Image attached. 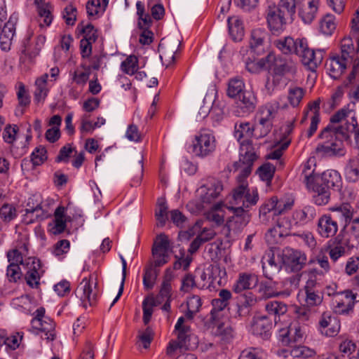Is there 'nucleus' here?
<instances>
[{"instance_id": "393cba45", "label": "nucleus", "mask_w": 359, "mask_h": 359, "mask_svg": "<svg viewBox=\"0 0 359 359\" xmlns=\"http://www.w3.org/2000/svg\"><path fill=\"white\" fill-rule=\"evenodd\" d=\"M317 230L322 237H332L338 231V224L335 219L330 215H325L319 218Z\"/></svg>"}, {"instance_id": "1a4fd4ad", "label": "nucleus", "mask_w": 359, "mask_h": 359, "mask_svg": "<svg viewBox=\"0 0 359 359\" xmlns=\"http://www.w3.org/2000/svg\"><path fill=\"white\" fill-rule=\"evenodd\" d=\"M223 189L222 182L215 178H209L197 190V194L203 204H210L215 201Z\"/></svg>"}, {"instance_id": "f257e3e1", "label": "nucleus", "mask_w": 359, "mask_h": 359, "mask_svg": "<svg viewBox=\"0 0 359 359\" xmlns=\"http://www.w3.org/2000/svg\"><path fill=\"white\" fill-rule=\"evenodd\" d=\"M297 0H279L278 4H269L266 11L268 27L273 34L283 32L288 19L295 13Z\"/></svg>"}, {"instance_id": "4c0bfd02", "label": "nucleus", "mask_w": 359, "mask_h": 359, "mask_svg": "<svg viewBox=\"0 0 359 359\" xmlns=\"http://www.w3.org/2000/svg\"><path fill=\"white\" fill-rule=\"evenodd\" d=\"M279 109V104L276 102L266 103L259 109V120L273 126L274 119Z\"/></svg>"}, {"instance_id": "b1692460", "label": "nucleus", "mask_w": 359, "mask_h": 359, "mask_svg": "<svg viewBox=\"0 0 359 359\" xmlns=\"http://www.w3.org/2000/svg\"><path fill=\"white\" fill-rule=\"evenodd\" d=\"M307 189L313 193V201L318 205H324L327 204L330 198V190L320 183L314 181L306 184Z\"/></svg>"}, {"instance_id": "4be33fe9", "label": "nucleus", "mask_w": 359, "mask_h": 359, "mask_svg": "<svg viewBox=\"0 0 359 359\" xmlns=\"http://www.w3.org/2000/svg\"><path fill=\"white\" fill-rule=\"evenodd\" d=\"M259 292L264 299L276 297H287L291 294V290L286 288L285 290H278V283L269 280L260 283Z\"/></svg>"}, {"instance_id": "a211bd4d", "label": "nucleus", "mask_w": 359, "mask_h": 359, "mask_svg": "<svg viewBox=\"0 0 359 359\" xmlns=\"http://www.w3.org/2000/svg\"><path fill=\"white\" fill-rule=\"evenodd\" d=\"M349 62V60L340 55L330 57L326 63L327 72L331 78L337 79L344 72Z\"/></svg>"}, {"instance_id": "864d4df0", "label": "nucleus", "mask_w": 359, "mask_h": 359, "mask_svg": "<svg viewBox=\"0 0 359 359\" xmlns=\"http://www.w3.org/2000/svg\"><path fill=\"white\" fill-rule=\"evenodd\" d=\"M54 201L49 198L43 200L41 196L40 205H39V212L35 215V219L39 220H43L51 215L50 212V206L53 205Z\"/></svg>"}, {"instance_id": "6ab92c4d", "label": "nucleus", "mask_w": 359, "mask_h": 359, "mask_svg": "<svg viewBox=\"0 0 359 359\" xmlns=\"http://www.w3.org/2000/svg\"><path fill=\"white\" fill-rule=\"evenodd\" d=\"M266 69H269L271 74L285 76L286 73L292 70V67L287 64L285 60L273 53L268 54L266 57Z\"/></svg>"}, {"instance_id": "bf43d9fd", "label": "nucleus", "mask_w": 359, "mask_h": 359, "mask_svg": "<svg viewBox=\"0 0 359 359\" xmlns=\"http://www.w3.org/2000/svg\"><path fill=\"white\" fill-rule=\"evenodd\" d=\"M275 167L271 163H265L259 168L257 174L262 181L266 182L267 185L271 184L275 172Z\"/></svg>"}, {"instance_id": "6e6552de", "label": "nucleus", "mask_w": 359, "mask_h": 359, "mask_svg": "<svg viewBox=\"0 0 359 359\" xmlns=\"http://www.w3.org/2000/svg\"><path fill=\"white\" fill-rule=\"evenodd\" d=\"M226 208L232 212L227 222L228 228L233 233H239L250 222V214L242 207L226 205Z\"/></svg>"}, {"instance_id": "7ed1b4c3", "label": "nucleus", "mask_w": 359, "mask_h": 359, "mask_svg": "<svg viewBox=\"0 0 359 359\" xmlns=\"http://www.w3.org/2000/svg\"><path fill=\"white\" fill-rule=\"evenodd\" d=\"M191 152L196 156L204 158L211 155L216 149V139L212 131L201 130L194 137Z\"/></svg>"}, {"instance_id": "423d86ee", "label": "nucleus", "mask_w": 359, "mask_h": 359, "mask_svg": "<svg viewBox=\"0 0 359 359\" xmlns=\"http://www.w3.org/2000/svg\"><path fill=\"white\" fill-rule=\"evenodd\" d=\"M355 116L354 114L347 109H341L337 111L330 118V123L321 131V137H328L330 131H334L337 134L342 136V133L339 129L346 128L348 123L351 122V117Z\"/></svg>"}, {"instance_id": "a18cd8bd", "label": "nucleus", "mask_w": 359, "mask_h": 359, "mask_svg": "<svg viewBox=\"0 0 359 359\" xmlns=\"http://www.w3.org/2000/svg\"><path fill=\"white\" fill-rule=\"evenodd\" d=\"M314 159H309L303 165L300 179L305 184L314 182L318 175L315 174Z\"/></svg>"}, {"instance_id": "8fccbe9b", "label": "nucleus", "mask_w": 359, "mask_h": 359, "mask_svg": "<svg viewBox=\"0 0 359 359\" xmlns=\"http://www.w3.org/2000/svg\"><path fill=\"white\" fill-rule=\"evenodd\" d=\"M254 135L253 127L251 126L249 122H238L235 124L234 136L240 140L244 137H250Z\"/></svg>"}, {"instance_id": "e433bc0d", "label": "nucleus", "mask_w": 359, "mask_h": 359, "mask_svg": "<svg viewBox=\"0 0 359 359\" xmlns=\"http://www.w3.org/2000/svg\"><path fill=\"white\" fill-rule=\"evenodd\" d=\"M65 208L60 206L55 211V219L49 224V231L54 235L63 232L66 228V219H64Z\"/></svg>"}, {"instance_id": "69168bd1", "label": "nucleus", "mask_w": 359, "mask_h": 359, "mask_svg": "<svg viewBox=\"0 0 359 359\" xmlns=\"http://www.w3.org/2000/svg\"><path fill=\"white\" fill-rule=\"evenodd\" d=\"M286 236L284 233L278 230L274 225L272 228L269 229L265 235V238L269 245H273L280 243L283 237Z\"/></svg>"}, {"instance_id": "f8f14e48", "label": "nucleus", "mask_w": 359, "mask_h": 359, "mask_svg": "<svg viewBox=\"0 0 359 359\" xmlns=\"http://www.w3.org/2000/svg\"><path fill=\"white\" fill-rule=\"evenodd\" d=\"M306 254L300 250L286 248L283 251V262L292 271L297 272L302 269L306 263Z\"/></svg>"}, {"instance_id": "3c124183", "label": "nucleus", "mask_w": 359, "mask_h": 359, "mask_svg": "<svg viewBox=\"0 0 359 359\" xmlns=\"http://www.w3.org/2000/svg\"><path fill=\"white\" fill-rule=\"evenodd\" d=\"M324 275L321 270L311 269L308 271L309 278L304 286V289L314 290L320 285V281Z\"/></svg>"}, {"instance_id": "5fc2aeb1", "label": "nucleus", "mask_w": 359, "mask_h": 359, "mask_svg": "<svg viewBox=\"0 0 359 359\" xmlns=\"http://www.w3.org/2000/svg\"><path fill=\"white\" fill-rule=\"evenodd\" d=\"M83 71L76 69L72 75V80L74 83L79 86H84L88 81L90 74V67L86 64H82Z\"/></svg>"}, {"instance_id": "c85d7f7f", "label": "nucleus", "mask_w": 359, "mask_h": 359, "mask_svg": "<svg viewBox=\"0 0 359 359\" xmlns=\"http://www.w3.org/2000/svg\"><path fill=\"white\" fill-rule=\"evenodd\" d=\"M320 331L327 337L337 335L340 329L339 322L334 317L324 313L319 321Z\"/></svg>"}, {"instance_id": "c03bdc74", "label": "nucleus", "mask_w": 359, "mask_h": 359, "mask_svg": "<svg viewBox=\"0 0 359 359\" xmlns=\"http://www.w3.org/2000/svg\"><path fill=\"white\" fill-rule=\"evenodd\" d=\"M245 83L241 77L236 76L232 78L229 79L228 83L227 95L229 97L235 98L245 91Z\"/></svg>"}, {"instance_id": "37998d69", "label": "nucleus", "mask_w": 359, "mask_h": 359, "mask_svg": "<svg viewBox=\"0 0 359 359\" xmlns=\"http://www.w3.org/2000/svg\"><path fill=\"white\" fill-rule=\"evenodd\" d=\"M292 216L296 223L304 224L311 222L316 216V211L314 207L307 205L302 209L295 210Z\"/></svg>"}, {"instance_id": "0e129e2a", "label": "nucleus", "mask_w": 359, "mask_h": 359, "mask_svg": "<svg viewBox=\"0 0 359 359\" xmlns=\"http://www.w3.org/2000/svg\"><path fill=\"white\" fill-rule=\"evenodd\" d=\"M271 222L274 223V225L282 232V233H284L285 236L290 234L292 223L288 217L279 215L276 217L274 220H271Z\"/></svg>"}, {"instance_id": "9d476101", "label": "nucleus", "mask_w": 359, "mask_h": 359, "mask_svg": "<svg viewBox=\"0 0 359 359\" xmlns=\"http://www.w3.org/2000/svg\"><path fill=\"white\" fill-rule=\"evenodd\" d=\"M76 297L81 301L82 306L87 308L93 306L97 300V292L95 286L93 288L90 278H84L75 290Z\"/></svg>"}, {"instance_id": "774afa93", "label": "nucleus", "mask_w": 359, "mask_h": 359, "mask_svg": "<svg viewBox=\"0 0 359 359\" xmlns=\"http://www.w3.org/2000/svg\"><path fill=\"white\" fill-rule=\"evenodd\" d=\"M86 11L88 16L95 17L103 13L105 9L101 4V0H89L86 4Z\"/></svg>"}, {"instance_id": "de8ad7c7", "label": "nucleus", "mask_w": 359, "mask_h": 359, "mask_svg": "<svg viewBox=\"0 0 359 359\" xmlns=\"http://www.w3.org/2000/svg\"><path fill=\"white\" fill-rule=\"evenodd\" d=\"M265 309L269 315L275 317L274 321L276 322L277 317L284 315L287 311V306L281 302L271 301L266 304Z\"/></svg>"}, {"instance_id": "7c9ffc66", "label": "nucleus", "mask_w": 359, "mask_h": 359, "mask_svg": "<svg viewBox=\"0 0 359 359\" xmlns=\"http://www.w3.org/2000/svg\"><path fill=\"white\" fill-rule=\"evenodd\" d=\"M49 74L46 73L37 78L35 81L34 91V100L37 103L43 102L49 92L48 79Z\"/></svg>"}, {"instance_id": "f03ea898", "label": "nucleus", "mask_w": 359, "mask_h": 359, "mask_svg": "<svg viewBox=\"0 0 359 359\" xmlns=\"http://www.w3.org/2000/svg\"><path fill=\"white\" fill-rule=\"evenodd\" d=\"M259 201V194L256 188H249L246 182L238 184L229 196L227 205L242 207L248 210L255 205Z\"/></svg>"}, {"instance_id": "aec40b11", "label": "nucleus", "mask_w": 359, "mask_h": 359, "mask_svg": "<svg viewBox=\"0 0 359 359\" xmlns=\"http://www.w3.org/2000/svg\"><path fill=\"white\" fill-rule=\"evenodd\" d=\"M268 37L267 32L261 28L255 29L251 32L250 39V53L260 55L265 50V41Z\"/></svg>"}, {"instance_id": "79ce46f5", "label": "nucleus", "mask_w": 359, "mask_h": 359, "mask_svg": "<svg viewBox=\"0 0 359 359\" xmlns=\"http://www.w3.org/2000/svg\"><path fill=\"white\" fill-rule=\"evenodd\" d=\"M319 5L320 0H306V6L300 13V16L305 23L310 24L313 22L316 16Z\"/></svg>"}, {"instance_id": "2f4dec72", "label": "nucleus", "mask_w": 359, "mask_h": 359, "mask_svg": "<svg viewBox=\"0 0 359 359\" xmlns=\"http://www.w3.org/2000/svg\"><path fill=\"white\" fill-rule=\"evenodd\" d=\"M344 174L348 182L355 183L359 181V155L350 158L345 165Z\"/></svg>"}, {"instance_id": "e2e57ef3", "label": "nucleus", "mask_w": 359, "mask_h": 359, "mask_svg": "<svg viewBox=\"0 0 359 359\" xmlns=\"http://www.w3.org/2000/svg\"><path fill=\"white\" fill-rule=\"evenodd\" d=\"M176 44L177 42L175 43V45L172 48L165 45L163 43H161L160 44V48L161 49V58L162 60L164 58L166 61H168V65L174 63L175 61V55L178 49V47H175ZM177 46H179V45Z\"/></svg>"}, {"instance_id": "4d7b16f0", "label": "nucleus", "mask_w": 359, "mask_h": 359, "mask_svg": "<svg viewBox=\"0 0 359 359\" xmlns=\"http://www.w3.org/2000/svg\"><path fill=\"white\" fill-rule=\"evenodd\" d=\"M304 90L298 86H292L289 88L287 99L290 104L293 107H297L304 95Z\"/></svg>"}, {"instance_id": "9b49d317", "label": "nucleus", "mask_w": 359, "mask_h": 359, "mask_svg": "<svg viewBox=\"0 0 359 359\" xmlns=\"http://www.w3.org/2000/svg\"><path fill=\"white\" fill-rule=\"evenodd\" d=\"M25 267L27 269L25 279L27 285L33 288L38 287L41 276L44 273L40 260L35 257H29L25 260Z\"/></svg>"}, {"instance_id": "0eeeda50", "label": "nucleus", "mask_w": 359, "mask_h": 359, "mask_svg": "<svg viewBox=\"0 0 359 359\" xmlns=\"http://www.w3.org/2000/svg\"><path fill=\"white\" fill-rule=\"evenodd\" d=\"M170 248V241L168 236L164 233L158 235L152 248L154 267H160L168 262Z\"/></svg>"}, {"instance_id": "412c9836", "label": "nucleus", "mask_w": 359, "mask_h": 359, "mask_svg": "<svg viewBox=\"0 0 359 359\" xmlns=\"http://www.w3.org/2000/svg\"><path fill=\"white\" fill-rule=\"evenodd\" d=\"M304 332L297 323H292L287 329L282 330L279 339L284 346H290L292 343L302 341Z\"/></svg>"}, {"instance_id": "2eb2a0df", "label": "nucleus", "mask_w": 359, "mask_h": 359, "mask_svg": "<svg viewBox=\"0 0 359 359\" xmlns=\"http://www.w3.org/2000/svg\"><path fill=\"white\" fill-rule=\"evenodd\" d=\"M277 205L278 198L273 196L260 206L259 219L261 223L269 224L271 220H274L276 217L280 215V210H278Z\"/></svg>"}, {"instance_id": "5701e85b", "label": "nucleus", "mask_w": 359, "mask_h": 359, "mask_svg": "<svg viewBox=\"0 0 359 359\" xmlns=\"http://www.w3.org/2000/svg\"><path fill=\"white\" fill-rule=\"evenodd\" d=\"M316 182L326 187L328 190H339L341 184V177L339 172L334 170H327L316 177Z\"/></svg>"}, {"instance_id": "13d9d810", "label": "nucleus", "mask_w": 359, "mask_h": 359, "mask_svg": "<svg viewBox=\"0 0 359 359\" xmlns=\"http://www.w3.org/2000/svg\"><path fill=\"white\" fill-rule=\"evenodd\" d=\"M121 70L129 75H133L138 69V60L135 55L128 56L121 65Z\"/></svg>"}, {"instance_id": "f704fd0d", "label": "nucleus", "mask_w": 359, "mask_h": 359, "mask_svg": "<svg viewBox=\"0 0 359 359\" xmlns=\"http://www.w3.org/2000/svg\"><path fill=\"white\" fill-rule=\"evenodd\" d=\"M333 212V216L335 219L344 224V228L351 222L353 215V209L348 203L342 204L337 207H334L331 209Z\"/></svg>"}, {"instance_id": "a878e982", "label": "nucleus", "mask_w": 359, "mask_h": 359, "mask_svg": "<svg viewBox=\"0 0 359 359\" xmlns=\"http://www.w3.org/2000/svg\"><path fill=\"white\" fill-rule=\"evenodd\" d=\"M257 303L256 296L250 292L241 294L238 297L236 304V311L234 317H242L247 316L250 312V308Z\"/></svg>"}, {"instance_id": "58836bf2", "label": "nucleus", "mask_w": 359, "mask_h": 359, "mask_svg": "<svg viewBox=\"0 0 359 359\" xmlns=\"http://www.w3.org/2000/svg\"><path fill=\"white\" fill-rule=\"evenodd\" d=\"M37 7L39 15L40 18V26H49L53 20L51 14V6L44 3V0H34Z\"/></svg>"}, {"instance_id": "603ef678", "label": "nucleus", "mask_w": 359, "mask_h": 359, "mask_svg": "<svg viewBox=\"0 0 359 359\" xmlns=\"http://www.w3.org/2000/svg\"><path fill=\"white\" fill-rule=\"evenodd\" d=\"M168 207L164 199L158 201V205L156 209L155 216L158 222V224L163 226L165 224L168 219Z\"/></svg>"}, {"instance_id": "20e7f679", "label": "nucleus", "mask_w": 359, "mask_h": 359, "mask_svg": "<svg viewBox=\"0 0 359 359\" xmlns=\"http://www.w3.org/2000/svg\"><path fill=\"white\" fill-rule=\"evenodd\" d=\"M330 133L328 137H321L320 134L319 135L318 137L323 142L318 145L316 151L323 155L344 156L345 149L343 140L348 139H344L341 135L334 131H330Z\"/></svg>"}, {"instance_id": "bb28decb", "label": "nucleus", "mask_w": 359, "mask_h": 359, "mask_svg": "<svg viewBox=\"0 0 359 359\" xmlns=\"http://www.w3.org/2000/svg\"><path fill=\"white\" fill-rule=\"evenodd\" d=\"M31 323L33 330L44 333L46 339L48 341H53L55 339V324L52 319L46 317L41 321L39 320H32Z\"/></svg>"}, {"instance_id": "c9c22d12", "label": "nucleus", "mask_w": 359, "mask_h": 359, "mask_svg": "<svg viewBox=\"0 0 359 359\" xmlns=\"http://www.w3.org/2000/svg\"><path fill=\"white\" fill-rule=\"evenodd\" d=\"M302 39H294L290 36H286L274 41L276 47L283 54H295L299 46V42Z\"/></svg>"}, {"instance_id": "6e6d98bb", "label": "nucleus", "mask_w": 359, "mask_h": 359, "mask_svg": "<svg viewBox=\"0 0 359 359\" xmlns=\"http://www.w3.org/2000/svg\"><path fill=\"white\" fill-rule=\"evenodd\" d=\"M215 334L219 337L224 342H229L233 338L234 332L230 325L221 323L217 325Z\"/></svg>"}, {"instance_id": "ea45409f", "label": "nucleus", "mask_w": 359, "mask_h": 359, "mask_svg": "<svg viewBox=\"0 0 359 359\" xmlns=\"http://www.w3.org/2000/svg\"><path fill=\"white\" fill-rule=\"evenodd\" d=\"M299 302L303 306H314L322 302V297L314 290L304 289L297 296Z\"/></svg>"}, {"instance_id": "49530a36", "label": "nucleus", "mask_w": 359, "mask_h": 359, "mask_svg": "<svg viewBox=\"0 0 359 359\" xmlns=\"http://www.w3.org/2000/svg\"><path fill=\"white\" fill-rule=\"evenodd\" d=\"M209 273L210 285L221 284L222 280L226 276V270L219 264H211L207 267Z\"/></svg>"}, {"instance_id": "72a5a7b5", "label": "nucleus", "mask_w": 359, "mask_h": 359, "mask_svg": "<svg viewBox=\"0 0 359 359\" xmlns=\"http://www.w3.org/2000/svg\"><path fill=\"white\" fill-rule=\"evenodd\" d=\"M290 353L293 358H307L315 355V351L304 346H290L289 348L283 349L278 352L280 356L286 358Z\"/></svg>"}, {"instance_id": "09e8293b", "label": "nucleus", "mask_w": 359, "mask_h": 359, "mask_svg": "<svg viewBox=\"0 0 359 359\" xmlns=\"http://www.w3.org/2000/svg\"><path fill=\"white\" fill-rule=\"evenodd\" d=\"M342 133L344 139H349L350 133L354 134L355 143L357 148L359 149V128H358V121L355 116L351 117V122L348 123L346 128L339 129Z\"/></svg>"}, {"instance_id": "052dcab7", "label": "nucleus", "mask_w": 359, "mask_h": 359, "mask_svg": "<svg viewBox=\"0 0 359 359\" xmlns=\"http://www.w3.org/2000/svg\"><path fill=\"white\" fill-rule=\"evenodd\" d=\"M203 289L205 287V283H196L191 274H187L182 280L180 290L184 292H190L194 287Z\"/></svg>"}, {"instance_id": "680f3d73", "label": "nucleus", "mask_w": 359, "mask_h": 359, "mask_svg": "<svg viewBox=\"0 0 359 359\" xmlns=\"http://www.w3.org/2000/svg\"><path fill=\"white\" fill-rule=\"evenodd\" d=\"M355 53V48L353 39L351 37H344L341 41V55L342 57L351 61Z\"/></svg>"}, {"instance_id": "dca6fc26", "label": "nucleus", "mask_w": 359, "mask_h": 359, "mask_svg": "<svg viewBox=\"0 0 359 359\" xmlns=\"http://www.w3.org/2000/svg\"><path fill=\"white\" fill-rule=\"evenodd\" d=\"M355 302H359V295L353 293L351 290H345L337 294L334 302L336 312L348 313L352 310Z\"/></svg>"}, {"instance_id": "4468645a", "label": "nucleus", "mask_w": 359, "mask_h": 359, "mask_svg": "<svg viewBox=\"0 0 359 359\" xmlns=\"http://www.w3.org/2000/svg\"><path fill=\"white\" fill-rule=\"evenodd\" d=\"M18 15L15 13L11 15L8 21L0 30V45L4 51H8L11 48V41L15 33Z\"/></svg>"}, {"instance_id": "f3484780", "label": "nucleus", "mask_w": 359, "mask_h": 359, "mask_svg": "<svg viewBox=\"0 0 359 359\" xmlns=\"http://www.w3.org/2000/svg\"><path fill=\"white\" fill-rule=\"evenodd\" d=\"M320 101L315 100L308 104V108L304 111V116L301 121L303 123L308 116H310L311 123L309 129L306 132V136L310 138L316 133L320 123Z\"/></svg>"}, {"instance_id": "39448f33", "label": "nucleus", "mask_w": 359, "mask_h": 359, "mask_svg": "<svg viewBox=\"0 0 359 359\" xmlns=\"http://www.w3.org/2000/svg\"><path fill=\"white\" fill-rule=\"evenodd\" d=\"M295 54L300 57L302 62L305 66H307L309 69L314 71L323 61L324 50L310 49L306 40L302 39L301 41L299 42V46Z\"/></svg>"}, {"instance_id": "c756f323", "label": "nucleus", "mask_w": 359, "mask_h": 359, "mask_svg": "<svg viewBox=\"0 0 359 359\" xmlns=\"http://www.w3.org/2000/svg\"><path fill=\"white\" fill-rule=\"evenodd\" d=\"M272 325V323L266 316L257 317L252 325V332L257 336L268 337Z\"/></svg>"}, {"instance_id": "473e14b6", "label": "nucleus", "mask_w": 359, "mask_h": 359, "mask_svg": "<svg viewBox=\"0 0 359 359\" xmlns=\"http://www.w3.org/2000/svg\"><path fill=\"white\" fill-rule=\"evenodd\" d=\"M337 24L334 15L326 13L319 20V32L325 36H332L337 29Z\"/></svg>"}, {"instance_id": "cd10ccee", "label": "nucleus", "mask_w": 359, "mask_h": 359, "mask_svg": "<svg viewBox=\"0 0 359 359\" xmlns=\"http://www.w3.org/2000/svg\"><path fill=\"white\" fill-rule=\"evenodd\" d=\"M258 278L253 273H241L233 285V291L241 293L244 290H250L257 285Z\"/></svg>"}, {"instance_id": "a19ab883", "label": "nucleus", "mask_w": 359, "mask_h": 359, "mask_svg": "<svg viewBox=\"0 0 359 359\" xmlns=\"http://www.w3.org/2000/svg\"><path fill=\"white\" fill-rule=\"evenodd\" d=\"M229 34L234 41H239L244 35L243 22L238 16L229 17L227 19Z\"/></svg>"}, {"instance_id": "ddd939ff", "label": "nucleus", "mask_w": 359, "mask_h": 359, "mask_svg": "<svg viewBox=\"0 0 359 359\" xmlns=\"http://www.w3.org/2000/svg\"><path fill=\"white\" fill-rule=\"evenodd\" d=\"M239 96L236 103L234 113L238 116H243L252 112L256 107L257 97L255 93L250 90H245Z\"/></svg>"}, {"instance_id": "338daca9", "label": "nucleus", "mask_w": 359, "mask_h": 359, "mask_svg": "<svg viewBox=\"0 0 359 359\" xmlns=\"http://www.w3.org/2000/svg\"><path fill=\"white\" fill-rule=\"evenodd\" d=\"M157 276L158 272L152 266L145 269L143 276V285L146 289L149 290L154 287Z\"/></svg>"}]
</instances>
